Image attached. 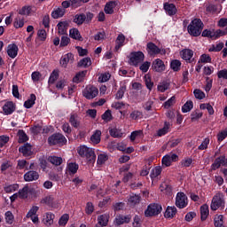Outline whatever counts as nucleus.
<instances>
[{"instance_id":"1","label":"nucleus","mask_w":227,"mask_h":227,"mask_svg":"<svg viewBox=\"0 0 227 227\" xmlns=\"http://www.w3.org/2000/svg\"><path fill=\"white\" fill-rule=\"evenodd\" d=\"M203 21L200 19H193L188 25L187 31L191 36H200L203 32Z\"/></svg>"},{"instance_id":"2","label":"nucleus","mask_w":227,"mask_h":227,"mask_svg":"<svg viewBox=\"0 0 227 227\" xmlns=\"http://www.w3.org/2000/svg\"><path fill=\"white\" fill-rule=\"evenodd\" d=\"M78 154L81 155L83 159H86V160H88L89 162H94L97 159V155H95V151L86 145H81L78 148Z\"/></svg>"},{"instance_id":"3","label":"nucleus","mask_w":227,"mask_h":227,"mask_svg":"<svg viewBox=\"0 0 227 227\" xmlns=\"http://www.w3.org/2000/svg\"><path fill=\"white\" fill-rule=\"evenodd\" d=\"M145 61V53L143 51H132L129 54V65L137 67V65Z\"/></svg>"},{"instance_id":"4","label":"nucleus","mask_w":227,"mask_h":227,"mask_svg":"<svg viewBox=\"0 0 227 227\" xmlns=\"http://www.w3.org/2000/svg\"><path fill=\"white\" fill-rule=\"evenodd\" d=\"M48 143L51 146L54 145H59L63 146V145H67V137L60 133H55L48 137Z\"/></svg>"},{"instance_id":"5","label":"nucleus","mask_w":227,"mask_h":227,"mask_svg":"<svg viewBox=\"0 0 227 227\" xmlns=\"http://www.w3.org/2000/svg\"><path fill=\"white\" fill-rule=\"evenodd\" d=\"M175 205L177 208H185L189 205V199L184 192H178L176 193Z\"/></svg>"},{"instance_id":"6","label":"nucleus","mask_w":227,"mask_h":227,"mask_svg":"<svg viewBox=\"0 0 227 227\" xmlns=\"http://www.w3.org/2000/svg\"><path fill=\"white\" fill-rule=\"evenodd\" d=\"M224 205V195L222 193H216L211 201L210 208L211 210H217Z\"/></svg>"},{"instance_id":"7","label":"nucleus","mask_w":227,"mask_h":227,"mask_svg":"<svg viewBox=\"0 0 227 227\" xmlns=\"http://www.w3.org/2000/svg\"><path fill=\"white\" fill-rule=\"evenodd\" d=\"M82 95L87 100H92L98 96V89L93 85H88L83 90Z\"/></svg>"},{"instance_id":"8","label":"nucleus","mask_w":227,"mask_h":227,"mask_svg":"<svg viewBox=\"0 0 227 227\" xmlns=\"http://www.w3.org/2000/svg\"><path fill=\"white\" fill-rule=\"evenodd\" d=\"M162 212V206L159 204H150L145 211V217H153V215H159Z\"/></svg>"},{"instance_id":"9","label":"nucleus","mask_w":227,"mask_h":227,"mask_svg":"<svg viewBox=\"0 0 227 227\" xmlns=\"http://www.w3.org/2000/svg\"><path fill=\"white\" fill-rule=\"evenodd\" d=\"M173 162H178V156L176 153H168L161 159V164L163 168H169Z\"/></svg>"},{"instance_id":"10","label":"nucleus","mask_w":227,"mask_h":227,"mask_svg":"<svg viewBox=\"0 0 227 227\" xmlns=\"http://www.w3.org/2000/svg\"><path fill=\"white\" fill-rule=\"evenodd\" d=\"M146 51L150 56H156V54H160L161 56L166 55V49L159 48L153 43H148Z\"/></svg>"},{"instance_id":"11","label":"nucleus","mask_w":227,"mask_h":227,"mask_svg":"<svg viewBox=\"0 0 227 227\" xmlns=\"http://www.w3.org/2000/svg\"><path fill=\"white\" fill-rule=\"evenodd\" d=\"M180 56L186 63H194V51L192 50L184 49L180 51Z\"/></svg>"},{"instance_id":"12","label":"nucleus","mask_w":227,"mask_h":227,"mask_svg":"<svg viewBox=\"0 0 227 227\" xmlns=\"http://www.w3.org/2000/svg\"><path fill=\"white\" fill-rule=\"evenodd\" d=\"M130 215H117L114 220V224L115 226H121V224H129L130 223Z\"/></svg>"},{"instance_id":"13","label":"nucleus","mask_w":227,"mask_h":227,"mask_svg":"<svg viewBox=\"0 0 227 227\" xmlns=\"http://www.w3.org/2000/svg\"><path fill=\"white\" fill-rule=\"evenodd\" d=\"M19 152L20 153H22L24 157H31V155H33V145H31L29 143H27L19 148Z\"/></svg>"},{"instance_id":"14","label":"nucleus","mask_w":227,"mask_h":227,"mask_svg":"<svg viewBox=\"0 0 227 227\" xmlns=\"http://www.w3.org/2000/svg\"><path fill=\"white\" fill-rule=\"evenodd\" d=\"M23 178L25 182H35L40 178V174L35 170H29L24 174Z\"/></svg>"},{"instance_id":"15","label":"nucleus","mask_w":227,"mask_h":227,"mask_svg":"<svg viewBox=\"0 0 227 227\" xmlns=\"http://www.w3.org/2000/svg\"><path fill=\"white\" fill-rule=\"evenodd\" d=\"M163 8L167 15H169V17L176 15V12H178V9H176V5H175V4L165 3Z\"/></svg>"},{"instance_id":"16","label":"nucleus","mask_w":227,"mask_h":227,"mask_svg":"<svg viewBox=\"0 0 227 227\" xmlns=\"http://www.w3.org/2000/svg\"><path fill=\"white\" fill-rule=\"evenodd\" d=\"M7 54L10 58L15 59V58H17V54H19V46L15 43L8 44Z\"/></svg>"},{"instance_id":"17","label":"nucleus","mask_w":227,"mask_h":227,"mask_svg":"<svg viewBox=\"0 0 227 227\" xmlns=\"http://www.w3.org/2000/svg\"><path fill=\"white\" fill-rule=\"evenodd\" d=\"M125 91H127V82L122 81L120 82V88L115 94L116 100H121L125 95Z\"/></svg>"},{"instance_id":"18","label":"nucleus","mask_w":227,"mask_h":227,"mask_svg":"<svg viewBox=\"0 0 227 227\" xmlns=\"http://www.w3.org/2000/svg\"><path fill=\"white\" fill-rule=\"evenodd\" d=\"M153 68L155 72H164V70H166V65H164L162 59H156L153 62Z\"/></svg>"},{"instance_id":"19","label":"nucleus","mask_w":227,"mask_h":227,"mask_svg":"<svg viewBox=\"0 0 227 227\" xmlns=\"http://www.w3.org/2000/svg\"><path fill=\"white\" fill-rule=\"evenodd\" d=\"M3 111L6 116L13 114V113H15V104L12 101L6 102L3 106Z\"/></svg>"},{"instance_id":"20","label":"nucleus","mask_w":227,"mask_h":227,"mask_svg":"<svg viewBox=\"0 0 227 227\" xmlns=\"http://www.w3.org/2000/svg\"><path fill=\"white\" fill-rule=\"evenodd\" d=\"M36 12V7L31 5H25L23 6L19 13L20 15H25L26 17H29L31 13H35Z\"/></svg>"},{"instance_id":"21","label":"nucleus","mask_w":227,"mask_h":227,"mask_svg":"<svg viewBox=\"0 0 227 227\" xmlns=\"http://www.w3.org/2000/svg\"><path fill=\"white\" fill-rule=\"evenodd\" d=\"M69 123L74 129H79L81 127V117L77 114H71L69 118Z\"/></svg>"},{"instance_id":"22","label":"nucleus","mask_w":227,"mask_h":227,"mask_svg":"<svg viewBox=\"0 0 227 227\" xmlns=\"http://www.w3.org/2000/svg\"><path fill=\"white\" fill-rule=\"evenodd\" d=\"M41 202L48 207H51V208H56V205H58V202L52 195L44 197Z\"/></svg>"},{"instance_id":"23","label":"nucleus","mask_w":227,"mask_h":227,"mask_svg":"<svg viewBox=\"0 0 227 227\" xmlns=\"http://www.w3.org/2000/svg\"><path fill=\"white\" fill-rule=\"evenodd\" d=\"M68 26L69 23L67 20L59 22L57 25L59 35H67V32L68 31Z\"/></svg>"},{"instance_id":"24","label":"nucleus","mask_w":227,"mask_h":227,"mask_svg":"<svg viewBox=\"0 0 227 227\" xmlns=\"http://www.w3.org/2000/svg\"><path fill=\"white\" fill-rule=\"evenodd\" d=\"M54 217H56L54 214L46 213L43 218V224H45V226H52V224H54Z\"/></svg>"},{"instance_id":"25","label":"nucleus","mask_w":227,"mask_h":227,"mask_svg":"<svg viewBox=\"0 0 227 227\" xmlns=\"http://www.w3.org/2000/svg\"><path fill=\"white\" fill-rule=\"evenodd\" d=\"M68 63H74V54L72 53L66 54L60 60V65L61 67H64V68H67Z\"/></svg>"},{"instance_id":"26","label":"nucleus","mask_w":227,"mask_h":227,"mask_svg":"<svg viewBox=\"0 0 227 227\" xmlns=\"http://www.w3.org/2000/svg\"><path fill=\"white\" fill-rule=\"evenodd\" d=\"M109 215L108 214H103L98 216V224L99 226H107L109 224Z\"/></svg>"},{"instance_id":"27","label":"nucleus","mask_w":227,"mask_h":227,"mask_svg":"<svg viewBox=\"0 0 227 227\" xmlns=\"http://www.w3.org/2000/svg\"><path fill=\"white\" fill-rule=\"evenodd\" d=\"M169 129H171V124L168 121H165L163 128L160 129L157 131L158 137H162V136H166V134L169 132Z\"/></svg>"},{"instance_id":"28","label":"nucleus","mask_w":227,"mask_h":227,"mask_svg":"<svg viewBox=\"0 0 227 227\" xmlns=\"http://www.w3.org/2000/svg\"><path fill=\"white\" fill-rule=\"evenodd\" d=\"M176 207L175 206L173 207H168L166 211H165V217L167 219H173V217H175V215H176Z\"/></svg>"},{"instance_id":"29","label":"nucleus","mask_w":227,"mask_h":227,"mask_svg":"<svg viewBox=\"0 0 227 227\" xmlns=\"http://www.w3.org/2000/svg\"><path fill=\"white\" fill-rule=\"evenodd\" d=\"M210 214V210L208 209V205L204 204L200 207V219L201 221H207V217Z\"/></svg>"},{"instance_id":"30","label":"nucleus","mask_w":227,"mask_h":227,"mask_svg":"<svg viewBox=\"0 0 227 227\" xmlns=\"http://www.w3.org/2000/svg\"><path fill=\"white\" fill-rule=\"evenodd\" d=\"M70 38L74 40H78L79 42H82V36L81 35V32L77 28H71L69 30Z\"/></svg>"},{"instance_id":"31","label":"nucleus","mask_w":227,"mask_h":227,"mask_svg":"<svg viewBox=\"0 0 227 227\" xmlns=\"http://www.w3.org/2000/svg\"><path fill=\"white\" fill-rule=\"evenodd\" d=\"M73 22H74V24H77V26H82V24L86 22V14H75Z\"/></svg>"},{"instance_id":"32","label":"nucleus","mask_w":227,"mask_h":227,"mask_svg":"<svg viewBox=\"0 0 227 227\" xmlns=\"http://www.w3.org/2000/svg\"><path fill=\"white\" fill-rule=\"evenodd\" d=\"M79 169V165L75 162L67 163V171L69 175H75Z\"/></svg>"},{"instance_id":"33","label":"nucleus","mask_w":227,"mask_h":227,"mask_svg":"<svg viewBox=\"0 0 227 227\" xmlns=\"http://www.w3.org/2000/svg\"><path fill=\"white\" fill-rule=\"evenodd\" d=\"M116 6V2H108L105 6V12L108 15H113L114 13V7Z\"/></svg>"},{"instance_id":"34","label":"nucleus","mask_w":227,"mask_h":227,"mask_svg":"<svg viewBox=\"0 0 227 227\" xmlns=\"http://www.w3.org/2000/svg\"><path fill=\"white\" fill-rule=\"evenodd\" d=\"M48 161L53 166H61V164H63V158L59 156H50L48 157Z\"/></svg>"},{"instance_id":"35","label":"nucleus","mask_w":227,"mask_h":227,"mask_svg":"<svg viewBox=\"0 0 227 227\" xmlns=\"http://www.w3.org/2000/svg\"><path fill=\"white\" fill-rule=\"evenodd\" d=\"M66 12L67 11L64 8L59 7V8L55 9L54 11H52L51 17L53 19H59V18L63 17V15H65Z\"/></svg>"},{"instance_id":"36","label":"nucleus","mask_w":227,"mask_h":227,"mask_svg":"<svg viewBox=\"0 0 227 227\" xmlns=\"http://www.w3.org/2000/svg\"><path fill=\"white\" fill-rule=\"evenodd\" d=\"M100 136H102V131L97 129L90 137V141L93 145H98L100 143Z\"/></svg>"},{"instance_id":"37","label":"nucleus","mask_w":227,"mask_h":227,"mask_svg":"<svg viewBox=\"0 0 227 227\" xmlns=\"http://www.w3.org/2000/svg\"><path fill=\"white\" fill-rule=\"evenodd\" d=\"M115 50L118 51L121 47H123L125 45V35L123 34H120L115 41Z\"/></svg>"},{"instance_id":"38","label":"nucleus","mask_w":227,"mask_h":227,"mask_svg":"<svg viewBox=\"0 0 227 227\" xmlns=\"http://www.w3.org/2000/svg\"><path fill=\"white\" fill-rule=\"evenodd\" d=\"M36 101V96L35 94H31L30 98L25 101L24 107L26 109H31L35 106V102Z\"/></svg>"},{"instance_id":"39","label":"nucleus","mask_w":227,"mask_h":227,"mask_svg":"<svg viewBox=\"0 0 227 227\" xmlns=\"http://www.w3.org/2000/svg\"><path fill=\"white\" fill-rule=\"evenodd\" d=\"M86 71L77 73L75 76L73 78V82H75L76 84H79V82H82L84 77H86Z\"/></svg>"},{"instance_id":"40","label":"nucleus","mask_w":227,"mask_h":227,"mask_svg":"<svg viewBox=\"0 0 227 227\" xmlns=\"http://www.w3.org/2000/svg\"><path fill=\"white\" fill-rule=\"evenodd\" d=\"M160 173H162V167L157 166V167H155L154 168L152 169L151 174H150V177L153 180H155V178L160 176Z\"/></svg>"},{"instance_id":"41","label":"nucleus","mask_w":227,"mask_h":227,"mask_svg":"<svg viewBox=\"0 0 227 227\" xmlns=\"http://www.w3.org/2000/svg\"><path fill=\"white\" fill-rule=\"evenodd\" d=\"M141 201V196L139 195H130V197L128 200L129 205H131L134 207L135 205H137Z\"/></svg>"},{"instance_id":"42","label":"nucleus","mask_w":227,"mask_h":227,"mask_svg":"<svg viewBox=\"0 0 227 227\" xmlns=\"http://www.w3.org/2000/svg\"><path fill=\"white\" fill-rule=\"evenodd\" d=\"M78 67H82V68H88V67H91V59L90 57L83 58L78 62Z\"/></svg>"},{"instance_id":"43","label":"nucleus","mask_w":227,"mask_h":227,"mask_svg":"<svg viewBox=\"0 0 227 227\" xmlns=\"http://www.w3.org/2000/svg\"><path fill=\"white\" fill-rule=\"evenodd\" d=\"M109 134L112 137H123V132L117 128L109 129Z\"/></svg>"},{"instance_id":"44","label":"nucleus","mask_w":227,"mask_h":227,"mask_svg":"<svg viewBox=\"0 0 227 227\" xmlns=\"http://www.w3.org/2000/svg\"><path fill=\"white\" fill-rule=\"evenodd\" d=\"M28 194H29V187L27 186H24L18 192L19 198H20V200H26Z\"/></svg>"},{"instance_id":"45","label":"nucleus","mask_w":227,"mask_h":227,"mask_svg":"<svg viewBox=\"0 0 227 227\" xmlns=\"http://www.w3.org/2000/svg\"><path fill=\"white\" fill-rule=\"evenodd\" d=\"M224 216L222 215H217L214 219V225L215 227H224Z\"/></svg>"},{"instance_id":"46","label":"nucleus","mask_w":227,"mask_h":227,"mask_svg":"<svg viewBox=\"0 0 227 227\" xmlns=\"http://www.w3.org/2000/svg\"><path fill=\"white\" fill-rule=\"evenodd\" d=\"M223 160L221 159V156L216 158L214 163L211 165L212 171H215V169H219L221 166H223Z\"/></svg>"},{"instance_id":"47","label":"nucleus","mask_w":227,"mask_h":227,"mask_svg":"<svg viewBox=\"0 0 227 227\" xmlns=\"http://www.w3.org/2000/svg\"><path fill=\"white\" fill-rule=\"evenodd\" d=\"M58 77H59V71L53 70L48 80L49 84H54L58 81Z\"/></svg>"},{"instance_id":"48","label":"nucleus","mask_w":227,"mask_h":227,"mask_svg":"<svg viewBox=\"0 0 227 227\" xmlns=\"http://www.w3.org/2000/svg\"><path fill=\"white\" fill-rule=\"evenodd\" d=\"M19 136V143H26V141H28L29 137H27V134H26L25 130L20 129L18 131Z\"/></svg>"},{"instance_id":"49","label":"nucleus","mask_w":227,"mask_h":227,"mask_svg":"<svg viewBox=\"0 0 227 227\" xmlns=\"http://www.w3.org/2000/svg\"><path fill=\"white\" fill-rule=\"evenodd\" d=\"M168 88H169V82L166 81L160 82L157 87L158 91H160V93H164V91H168Z\"/></svg>"},{"instance_id":"50","label":"nucleus","mask_w":227,"mask_h":227,"mask_svg":"<svg viewBox=\"0 0 227 227\" xmlns=\"http://www.w3.org/2000/svg\"><path fill=\"white\" fill-rule=\"evenodd\" d=\"M180 67H182V62L178 59H174L170 63V68H172L174 72H178V70H180Z\"/></svg>"},{"instance_id":"51","label":"nucleus","mask_w":227,"mask_h":227,"mask_svg":"<svg viewBox=\"0 0 227 227\" xmlns=\"http://www.w3.org/2000/svg\"><path fill=\"white\" fill-rule=\"evenodd\" d=\"M224 47V43H219L216 45H212L209 49V52H220V51H223V48Z\"/></svg>"},{"instance_id":"52","label":"nucleus","mask_w":227,"mask_h":227,"mask_svg":"<svg viewBox=\"0 0 227 227\" xmlns=\"http://www.w3.org/2000/svg\"><path fill=\"white\" fill-rule=\"evenodd\" d=\"M193 107H194V104L192 103V101H187L182 106V112L183 113H190V111H192Z\"/></svg>"},{"instance_id":"53","label":"nucleus","mask_w":227,"mask_h":227,"mask_svg":"<svg viewBox=\"0 0 227 227\" xmlns=\"http://www.w3.org/2000/svg\"><path fill=\"white\" fill-rule=\"evenodd\" d=\"M198 63H212V57L204 53L200 57Z\"/></svg>"},{"instance_id":"54","label":"nucleus","mask_w":227,"mask_h":227,"mask_svg":"<svg viewBox=\"0 0 227 227\" xmlns=\"http://www.w3.org/2000/svg\"><path fill=\"white\" fill-rule=\"evenodd\" d=\"M107 159H109V157L106 153H101V154L98 155L97 162H98V166H102V164H106Z\"/></svg>"},{"instance_id":"55","label":"nucleus","mask_w":227,"mask_h":227,"mask_svg":"<svg viewBox=\"0 0 227 227\" xmlns=\"http://www.w3.org/2000/svg\"><path fill=\"white\" fill-rule=\"evenodd\" d=\"M13 26L16 29H19L20 27H24V19H21L20 17H17L14 20Z\"/></svg>"},{"instance_id":"56","label":"nucleus","mask_w":227,"mask_h":227,"mask_svg":"<svg viewBox=\"0 0 227 227\" xmlns=\"http://www.w3.org/2000/svg\"><path fill=\"white\" fill-rule=\"evenodd\" d=\"M4 192H7L8 194L12 192H15V191H19V184H11L7 185L4 188Z\"/></svg>"},{"instance_id":"57","label":"nucleus","mask_w":227,"mask_h":227,"mask_svg":"<svg viewBox=\"0 0 227 227\" xmlns=\"http://www.w3.org/2000/svg\"><path fill=\"white\" fill-rule=\"evenodd\" d=\"M129 118L131 120H139V118H143V113H141V111H139V110H134L129 114Z\"/></svg>"},{"instance_id":"58","label":"nucleus","mask_w":227,"mask_h":227,"mask_svg":"<svg viewBox=\"0 0 227 227\" xmlns=\"http://www.w3.org/2000/svg\"><path fill=\"white\" fill-rule=\"evenodd\" d=\"M182 168H191L192 158H184L180 162Z\"/></svg>"},{"instance_id":"59","label":"nucleus","mask_w":227,"mask_h":227,"mask_svg":"<svg viewBox=\"0 0 227 227\" xmlns=\"http://www.w3.org/2000/svg\"><path fill=\"white\" fill-rule=\"evenodd\" d=\"M68 219H70V215L68 214H64L59 220V226H65L67 225V223H68Z\"/></svg>"},{"instance_id":"60","label":"nucleus","mask_w":227,"mask_h":227,"mask_svg":"<svg viewBox=\"0 0 227 227\" xmlns=\"http://www.w3.org/2000/svg\"><path fill=\"white\" fill-rule=\"evenodd\" d=\"M111 79V74L105 73L101 74L98 77V82H107Z\"/></svg>"},{"instance_id":"61","label":"nucleus","mask_w":227,"mask_h":227,"mask_svg":"<svg viewBox=\"0 0 227 227\" xmlns=\"http://www.w3.org/2000/svg\"><path fill=\"white\" fill-rule=\"evenodd\" d=\"M39 208L40 207H38V206H33L27 214V219H29V217H33L34 215H36V212H38Z\"/></svg>"},{"instance_id":"62","label":"nucleus","mask_w":227,"mask_h":227,"mask_svg":"<svg viewBox=\"0 0 227 227\" xmlns=\"http://www.w3.org/2000/svg\"><path fill=\"white\" fill-rule=\"evenodd\" d=\"M13 214L11 211H7L5 213V221L7 223V224H13Z\"/></svg>"},{"instance_id":"63","label":"nucleus","mask_w":227,"mask_h":227,"mask_svg":"<svg viewBox=\"0 0 227 227\" xmlns=\"http://www.w3.org/2000/svg\"><path fill=\"white\" fill-rule=\"evenodd\" d=\"M27 161L26 160H19L17 164V169H27Z\"/></svg>"},{"instance_id":"64","label":"nucleus","mask_w":227,"mask_h":227,"mask_svg":"<svg viewBox=\"0 0 227 227\" xmlns=\"http://www.w3.org/2000/svg\"><path fill=\"white\" fill-rule=\"evenodd\" d=\"M218 79H224L227 80V69H222L217 72Z\"/></svg>"}]
</instances>
